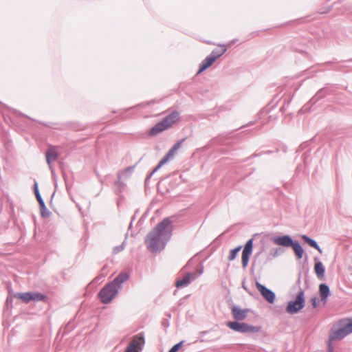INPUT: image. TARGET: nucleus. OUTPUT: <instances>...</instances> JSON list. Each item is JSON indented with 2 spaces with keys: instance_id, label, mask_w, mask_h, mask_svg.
I'll return each mask as SVG.
<instances>
[{
  "instance_id": "1",
  "label": "nucleus",
  "mask_w": 352,
  "mask_h": 352,
  "mask_svg": "<svg viewBox=\"0 0 352 352\" xmlns=\"http://www.w3.org/2000/svg\"><path fill=\"white\" fill-rule=\"evenodd\" d=\"M173 232L170 218L164 219L146 236L145 244L151 252H160L170 240Z\"/></svg>"
},
{
  "instance_id": "2",
  "label": "nucleus",
  "mask_w": 352,
  "mask_h": 352,
  "mask_svg": "<svg viewBox=\"0 0 352 352\" xmlns=\"http://www.w3.org/2000/svg\"><path fill=\"white\" fill-rule=\"evenodd\" d=\"M129 278L126 272H121L110 283L105 285L99 292L98 296L101 302L108 304L117 296L122 288V285Z\"/></svg>"
},
{
  "instance_id": "3",
  "label": "nucleus",
  "mask_w": 352,
  "mask_h": 352,
  "mask_svg": "<svg viewBox=\"0 0 352 352\" xmlns=\"http://www.w3.org/2000/svg\"><path fill=\"white\" fill-rule=\"evenodd\" d=\"M352 333V319L346 318L339 321L337 326L329 332V342L342 340Z\"/></svg>"
},
{
  "instance_id": "4",
  "label": "nucleus",
  "mask_w": 352,
  "mask_h": 352,
  "mask_svg": "<svg viewBox=\"0 0 352 352\" xmlns=\"http://www.w3.org/2000/svg\"><path fill=\"white\" fill-rule=\"evenodd\" d=\"M179 118V113L174 111L166 116L161 122L156 124L150 131L151 135H156L170 127Z\"/></svg>"
},
{
  "instance_id": "5",
  "label": "nucleus",
  "mask_w": 352,
  "mask_h": 352,
  "mask_svg": "<svg viewBox=\"0 0 352 352\" xmlns=\"http://www.w3.org/2000/svg\"><path fill=\"white\" fill-rule=\"evenodd\" d=\"M305 302L304 292L300 290L297 294L295 300L288 302L286 311L290 314H296L305 307Z\"/></svg>"
},
{
  "instance_id": "6",
  "label": "nucleus",
  "mask_w": 352,
  "mask_h": 352,
  "mask_svg": "<svg viewBox=\"0 0 352 352\" xmlns=\"http://www.w3.org/2000/svg\"><path fill=\"white\" fill-rule=\"evenodd\" d=\"M185 139H182L176 144H175L173 147L168 151L167 154L160 161L158 165L154 168V170L151 173V174L146 177V181H147L151 176L163 165L166 164L170 159H172L177 151L180 148L182 144L184 142Z\"/></svg>"
},
{
  "instance_id": "7",
  "label": "nucleus",
  "mask_w": 352,
  "mask_h": 352,
  "mask_svg": "<svg viewBox=\"0 0 352 352\" xmlns=\"http://www.w3.org/2000/svg\"><path fill=\"white\" fill-rule=\"evenodd\" d=\"M227 327L232 330L239 333H256L259 331V327H254L247 323L239 322L238 321L227 322Z\"/></svg>"
},
{
  "instance_id": "8",
  "label": "nucleus",
  "mask_w": 352,
  "mask_h": 352,
  "mask_svg": "<svg viewBox=\"0 0 352 352\" xmlns=\"http://www.w3.org/2000/svg\"><path fill=\"white\" fill-rule=\"evenodd\" d=\"M14 297L21 299L25 303H29L31 301H45L47 298L46 296L39 292L16 293L14 294Z\"/></svg>"
},
{
  "instance_id": "9",
  "label": "nucleus",
  "mask_w": 352,
  "mask_h": 352,
  "mask_svg": "<svg viewBox=\"0 0 352 352\" xmlns=\"http://www.w3.org/2000/svg\"><path fill=\"white\" fill-rule=\"evenodd\" d=\"M256 286L263 297L270 303H273L275 300V294L274 292L261 284L256 283Z\"/></svg>"
},
{
  "instance_id": "10",
  "label": "nucleus",
  "mask_w": 352,
  "mask_h": 352,
  "mask_svg": "<svg viewBox=\"0 0 352 352\" xmlns=\"http://www.w3.org/2000/svg\"><path fill=\"white\" fill-rule=\"evenodd\" d=\"M144 343V339L143 336H135L129 346L126 349L124 352H140V346Z\"/></svg>"
},
{
  "instance_id": "11",
  "label": "nucleus",
  "mask_w": 352,
  "mask_h": 352,
  "mask_svg": "<svg viewBox=\"0 0 352 352\" xmlns=\"http://www.w3.org/2000/svg\"><path fill=\"white\" fill-rule=\"evenodd\" d=\"M272 240L274 244L285 248L290 247L294 241L289 235L274 236Z\"/></svg>"
},
{
  "instance_id": "12",
  "label": "nucleus",
  "mask_w": 352,
  "mask_h": 352,
  "mask_svg": "<svg viewBox=\"0 0 352 352\" xmlns=\"http://www.w3.org/2000/svg\"><path fill=\"white\" fill-rule=\"evenodd\" d=\"M134 170V166H129L121 171H120L118 174V181L116 183V185L120 188L122 185V180L126 179L131 177Z\"/></svg>"
},
{
  "instance_id": "13",
  "label": "nucleus",
  "mask_w": 352,
  "mask_h": 352,
  "mask_svg": "<svg viewBox=\"0 0 352 352\" xmlns=\"http://www.w3.org/2000/svg\"><path fill=\"white\" fill-rule=\"evenodd\" d=\"M197 278L194 273H187L182 279L177 280L175 285L177 287H187L191 281Z\"/></svg>"
},
{
  "instance_id": "14",
  "label": "nucleus",
  "mask_w": 352,
  "mask_h": 352,
  "mask_svg": "<svg viewBox=\"0 0 352 352\" xmlns=\"http://www.w3.org/2000/svg\"><path fill=\"white\" fill-rule=\"evenodd\" d=\"M58 157V154L54 147H50L46 151V161L47 164L49 165L50 169L52 173L54 172V168L51 165L52 162H54L57 160Z\"/></svg>"
},
{
  "instance_id": "15",
  "label": "nucleus",
  "mask_w": 352,
  "mask_h": 352,
  "mask_svg": "<svg viewBox=\"0 0 352 352\" xmlns=\"http://www.w3.org/2000/svg\"><path fill=\"white\" fill-rule=\"evenodd\" d=\"M248 309H243L237 306H234L232 308V314L236 321L245 319L248 316Z\"/></svg>"
},
{
  "instance_id": "16",
  "label": "nucleus",
  "mask_w": 352,
  "mask_h": 352,
  "mask_svg": "<svg viewBox=\"0 0 352 352\" xmlns=\"http://www.w3.org/2000/svg\"><path fill=\"white\" fill-rule=\"evenodd\" d=\"M319 292L321 298V300L325 304L327 301V298L330 295V289L327 285L322 283L319 285Z\"/></svg>"
},
{
  "instance_id": "17",
  "label": "nucleus",
  "mask_w": 352,
  "mask_h": 352,
  "mask_svg": "<svg viewBox=\"0 0 352 352\" xmlns=\"http://www.w3.org/2000/svg\"><path fill=\"white\" fill-rule=\"evenodd\" d=\"M215 60L210 56L208 55L205 59H204L199 65V69L197 73V74H199L208 68H209Z\"/></svg>"
},
{
  "instance_id": "18",
  "label": "nucleus",
  "mask_w": 352,
  "mask_h": 352,
  "mask_svg": "<svg viewBox=\"0 0 352 352\" xmlns=\"http://www.w3.org/2000/svg\"><path fill=\"white\" fill-rule=\"evenodd\" d=\"M221 50L215 49L212 51L210 56L216 61L217 58L221 57L227 51V47L225 45H219Z\"/></svg>"
},
{
  "instance_id": "19",
  "label": "nucleus",
  "mask_w": 352,
  "mask_h": 352,
  "mask_svg": "<svg viewBox=\"0 0 352 352\" xmlns=\"http://www.w3.org/2000/svg\"><path fill=\"white\" fill-rule=\"evenodd\" d=\"M290 247L292 248L298 259L302 258L304 250L298 241H293V245Z\"/></svg>"
},
{
  "instance_id": "20",
  "label": "nucleus",
  "mask_w": 352,
  "mask_h": 352,
  "mask_svg": "<svg viewBox=\"0 0 352 352\" xmlns=\"http://www.w3.org/2000/svg\"><path fill=\"white\" fill-rule=\"evenodd\" d=\"M301 238L303 239V241L305 243L309 244L311 247L317 250L320 254L322 253V249L320 248V247L318 245V243L315 240L309 238V236H307V235H305V234L302 235Z\"/></svg>"
},
{
  "instance_id": "21",
  "label": "nucleus",
  "mask_w": 352,
  "mask_h": 352,
  "mask_svg": "<svg viewBox=\"0 0 352 352\" xmlns=\"http://www.w3.org/2000/svg\"><path fill=\"white\" fill-rule=\"evenodd\" d=\"M314 271L318 278H322L324 275L325 268L322 262L318 261L314 265Z\"/></svg>"
},
{
  "instance_id": "22",
  "label": "nucleus",
  "mask_w": 352,
  "mask_h": 352,
  "mask_svg": "<svg viewBox=\"0 0 352 352\" xmlns=\"http://www.w3.org/2000/svg\"><path fill=\"white\" fill-rule=\"evenodd\" d=\"M252 250H253V239H249L246 242V243L244 246L243 250L242 252V254H245V255L250 256V254L252 252Z\"/></svg>"
},
{
  "instance_id": "23",
  "label": "nucleus",
  "mask_w": 352,
  "mask_h": 352,
  "mask_svg": "<svg viewBox=\"0 0 352 352\" xmlns=\"http://www.w3.org/2000/svg\"><path fill=\"white\" fill-rule=\"evenodd\" d=\"M252 250H253V239H249L246 242V243L244 246L243 250L242 252V254H245V255L250 256V254L252 252Z\"/></svg>"
},
{
  "instance_id": "24",
  "label": "nucleus",
  "mask_w": 352,
  "mask_h": 352,
  "mask_svg": "<svg viewBox=\"0 0 352 352\" xmlns=\"http://www.w3.org/2000/svg\"><path fill=\"white\" fill-rule=\"evenodd\" d=\"M326 93H325V91L323 89H320L316 94V95L309 100V102L311 104H315L316 102H317L320 99L322 98L323 97H324Z\"/></svg>"
},
{
  "instance_id": "25",
  "label": "nucleus",
  "mask_w": 352,
  "mask_h": 352,
  "mask_svg": "<svg viewBox=\"0 0 352 352\" xmlns=\"http://www.w3.org/2000/svg\"><path fill=\"white\" fill-rule=\"evenodd\" d=\"M241 246H238L230 251V254L228 256L229 261H233L236 258L239 252L241 250Z\"/></svg>"
},
{
  "instance_id": "26",
  "label": "nucleus",
  "mask_w": 352,
  "mask_h": 352,
  "mask_svg": "<svg viewBox=\"0 0 352 352\" xmlns=\"http://www.w3.org/2000/svg\"><path fill=\"white\" fill-rule=\"evenodd\" d=\"M250 256L242 254V267L246 268L249 262Z\"/></svg>"
},
{
  "instance_id": "27",
  "label": "nucleus",
  "mask_w": 352,
  "mask_h": 352,
  "mask_svg": "<svg viewBox=\"0 0 352 352\" xmlns=\"http://www.w3.org/2000/svg\"><path fill=\"white\" fill-rule=\"evenodd\" d=\"M183 344V341H181L180 342L175 344L170 350L168 352H177L179 349L180 347L182 346Z\"/></svg>"
},
{
  "instance_id": "28",
  "label": "nucleus",
  "mask_w": 352,
  "mask_h": 352,
  "mask_svg": "<svg viewBox=\"0 0 352 352\" xmlns=\"http://www.w3.org/2000/svg\"><path fill=\"white\" fill-rule=\"evenodd\" d=\"M124 243H125V241H124L121 245L115 247L113 248V252L115 254H117V253L121 252L122 250H123L124 248Z\"/></svg>"
},
{
  "instance_id": "29",
  "label": "nucleus",
  "mask_w": 352,
  "mask_h": 352,
  "mask_svg": "<svg viewBox=\"0 0 352 352\" xmlns=\"http://www.w3.org/2000/svg\"><path fill=\"white\" fill-rule=\"evenodd\" d=\"M41 214L42 217H49L50 212L47 210L46 206H45V208H41Z\"/></svg>"
},
{
  "instance_id": "30",
  "label": "nucleus",
  "mask_w": 352,
  "mask_h": 352,
  "mask_svg": "<svg viewBox=\"0 0 352 352\" xmlns=\"http://www.w3.org/2000/svg\"><path fill=\"white\" fill-rule=\"evenodd\" d=\"M36 199L39 204L40 208H45V202H44L43 199H42L41 196H38V197H36Z\"/></svg>"
},
{
  "instance_id": "31",
  "label": "nucleus",
  "mask_w": 352,
  "mask_h": 352,
  "mask_svg": "<svg viewBox=\"0 0 352 352\" xmlns=\"http://www.w3.org/2000/svg\"><path fill=\"white\" fill-rule=\"evenodd\" d=\"M311 304L313 305L314 307H318V300L316 298H312L311 300Z\"/></svg>"
},
{
  "instance_id": "32",
  "label": "nucleus",
  "mask_w": 352,
  "mask_h": 352,
  "mask_svg": "<svg viewBox=\"0 0 352 352\" xmlns=\"http://www.w3.org/2000/svg\"><path fill=\"white\" fill-rule=\"evenodd\" d=\"M281 253H282V252L280 251V249H276L274 250V253L272 254V256L274 257H276V256H278Z\"/></svg>"
},
{
  "instance_id": "33",
  "label": "nucleus",
  "mask_w": 352,
  "mask_h": 352,
  "mask_svg": "<svg viewBox=\"0 0 352 352\" xmlns=\"http://www.w3.org/2000/svg\"><path fill=\"white\" fill-rule=\"evenodd\" d=\"M327 352H334L333 348L331 346V342H328V349H327Z\"/></svg>"
},
{
  "instance_id": "34",
  "label": "nucleus",
  "mask_w": 352,
  "mask_h": 352,
  "mask_svg": "<svg viewBox=\"0 0 352 352\" xmlns=\"http://www.w3.org/2000/svg\"><path fill=\"white\" fill-rule=\"evenodd\" d=\"M202 274H203V268L200 269V270L198 271L197 274H195L196 276H197V277H198V276H199L200 275H201Z\"/></svg>"
},
{
  "instance_id": "35",
  "label": "nucleus",
  "mask_w": 352,
  "mask_h": 352,
  "mask_svg": "<svg viewBox=\"0 0 352 352\" xmlns=\"http://www.w3.org/2000/svg\"><path fill=\"white\" fill-rule=\"evenodd\" d=\"M34 192H35L36 197H38V196H41L38 190H34Z\"/></svg>"
},
{
  "instance_id": "36",
  "label": "nucleus",
  "mask_w": 352,
  "mask_h": 352,
  "mask_svg": "<svg viewBox=\"0 0 352 352\" xmlns=\"http://www.w3.org/2000/svg\"><path fill=\"white\" fill-rule=\"evenodd\" d=\"M34 190H38V184L36 182H34Z\"/></svg>"
},
{
  "instance_id": "37",
  "label": "nucleus",
  "mask_w": 352,
  "mask_h": 352,
  "mask_svg": "<svg viewBox=\"0 0 352 352\" xmlns=\"http://www.w3.org/2000/svg\"><path fill=\"white\" fill-rule=\"evenodd\" d=\"M235 43V41H232L230 43H229V45H231L232 44Z\"/></svg>"
}]
</instances>
